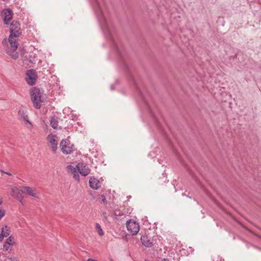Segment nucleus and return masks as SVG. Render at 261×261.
<instances>
[{"label":"nucleus","mask_w":261,"mask_h":261,"mask_svg":"<svg viewBox=\"0 0 261 261\" xmlns=\"http://www.w3.org/2000/svg\"><path fill=\"white\" fill-rule=\"evenodd\" d=\"M48 145L54 153L57 152L58 149V140L56 135L52 134H49L47 137Z\"/></svg>","instance_id":"39448f33"},{"label":"nucleus","mask_w":261,"mask_h":261,"mask_svg":"<svg viewBox=\"0 0 261 261\" xmlns=\"http://www.w3.org/2000/svg\"><path fill=\"white\" fill-rule=\"evenodd\" d=\"M6 244L11 245L14 246L15 245V242L14 240V238L11 236H10L6 241Z\"/></svg>","instance_id":"f3484780"},{"label":"nucleus","mask_w":261,"mask_h":261,"mask_svg":"<svg viewBox=\"0 0 261 261\" xmlns=\"http://www.w3.org/2000/svg\"><path fill=\"white\" fill-rule=\"evenodd\" d=\"M3 203V200L1 198H0V205H1Z\"/></svg>","instance_id":"c85d7f7f"},{"label":"nucleus","mask_w":261,"mask_h":261,"mask_svg":"<svg viewBox=\"0 0 261 261\" xmlns=\"http://www.w3.org/2000/svg\"><path fill=\"white\" fill-rule=\"evenodd\" d=\"M5 213L6 212L4 210L0 208V219L5 215Z\"/></svg>","instance_id":"393cba45"},{"label":"nucleus","mask_w":261,"mask_h":261,"mask_svg":"<svg viewBox=\"0 0 261 261\" xmlns=\"http://www.w3.org/2000/svg\"><path fill=\"white\" fill-rule=\"evenodd\" d=\"M5 261H19L15 257H7L5 258Z\"/></svg>","instance_id":"5701e85b"},{"label":"nucleus","mask_w":261,"mask_h":261,"mask_svg":"<svg viewBox=\"0 0 261 261\" xmlns=\"http://www.w3.org/2000/svg\"><path fill=\"white\" fill-rule=\"evenodd\" d=\"M61 151L65 154H70L73 150L74 145L69 140H62L60 143Z\"/></svg>","instance_id":"20e7f679"},{"label":"nucleus","mask_w":261,"mask_h":261,"mask_svg":"<svg viewBox=\"0 0 261 261\" xmlns=\"http://www.w3.org/2000/svg\"><path fill=\"white\" fill-rule=\"evenodd\" d=\"M2 16L4 19V23L8 24L13 17V11L10 8H6L3 10Z\"/></svg>","instance_id":"6e6552de"},{"label":"nucleus","mask_w":261,"mask_h":261,"mask_svg":"<svg viewBox=\"0 0 261 261\" xmlns=\"http://www.w3.org/2000/svg\"><path fill=\"white\" fill-rule=\"evenodd\" d=\"M161 261H169V260H168V259H165V258H164V259H163V260H162Z\"/></svg>","instance_id":"c756f323"},{"label":"nucleus","mask_w":261,"mask_h":261,"mask_svg":"<svg viewBox=\"0 0 261 261\" xmlns=\"http://www.w3.org/2000/svg\"><path fill=\"white\" fill-rule=\"evenodd\" d=\"M111 89H113V86H111Z\"/></svg>","instance_id":"2f4dec72"},{"label":"nucleus","mask_w":261,"mask_h":261,"mask_svg":"<svg viewBox=\"0 0 261 261\" xmlns=\"http://www.w3.org/2000/svg\"><path fill=\"white\" fill-rule=\"evenodd\" d=\"M11 245H8V244H5L4 245V248L5 249V250L6 251H7L8 252H10L12 250V249H11Z\"/></svg>","instance_id":"4be33fe9"},{"label":"nucleus","mask_w":261,"mask_h":261,"mask_svg":"<svg viewBox=\"0 0 261 261\" xmlns=\"http://www.w3.org/2000/svg\"><path fill=\"white\" fill-rule=\"evenodd\" d=\"M51 126L54 129H57L58 126V118L56 117H52L50 120Z\"/></svg>","instance_id":"dca6fc26"},{"label":"nucleus","mask_w":261,"mask_h":261,"mask_svg":"<svg viewBox=\"0 0 261 261\" xmlns=\"http://www.w3.org/2000/svg\"><path fill=\"white\" fill-rule=\"evenodd\" d=\"M10 228L7 225L3 226L2 228L1 234L3 239L5 237H7L10 235Z\"/></svg>","instance_id":"2eb2a0df"},{"label":"nucleus","mask_w":261,"mask_h":261,"mask_svg":"<svg viewBox=\"0 0 261 261\" xmlns=\"http://www.w3.org/2000/svg\"><path fill=\"white\" fill-rule=\"evenodd\" d=\"M95 228L97 230V232L100 236H102L104 234L103 231L100 225L97 223H96L95 224Z\"/></svg>","instance_id":"a211bd4d"},{"label":"nucleus","mask_w":261,"mask_h":261,"mask_svg":"<svg viewBox=\"0 0 261 261\" xmlns=\"http://www.w3.org/2000/svg\"><path fill=\"white\" fill-rule=\"evenodd\" d=\"M141 241L142 244L147 247H150L152 245V242L147 236H142L141 237Z\"/></svg>","instance_id":"4468645a"},{"label":"nucleus","mask_w":261,"mask_h":261,"mask_svg":"<svg viewBox=\"0 0 261 261\" xmlns=\"http://www.w3.org/2000/svg\"><path fill=\"white\" fill-rule=\"evenodd\" d=\"M67 169L69 170H70L71 172V173L73 174L74 179L75 180L79 181H80V176H79L78 172L77 171L76 167H74V166H73L71 165H69L67 166Z\"/></svg>","instance_id":"f8f14e48"},{"label":"nucleus","mask_w":261,"mask_h":261,"mask_svg":"<svg viewBox=\"0 0 261 261\" xmlns=\"http://www.w3.org/2000/svg\"><path fill=\"white\" fill-rule=\"evenodd\" d=\"M2 172H3V173H5V174H7V175H8L9 176H11L12 175V174L9 173V172H4L3 171H2Z\"/></svg>","instance_id":"a878e982"},{"label":"nucleus","mask_w":261,"mask_h":261,"mask_svg":"<svg viewBox=\"0 0 261 261\" xmlns=\"http://www.w3.org/2000/svg\"><path fill=\"white\" fill-rule=\"evenodd\" d=\"M126 225L127 230L133 236L137 234L140 230L139 223L134 220H129Z\"/></svg>","instance_id":"423d86ee"},{"label":"nucleus","mask_w":261,"mask_h":261,"mask_svg":"<svg viewBox=\"0 0 261 261\" xmlns=\"http://www.w3.org/2000/svg\"><path fill=\"white\" fill-rule=\"evenodd\" d=\"M22 193V191L16 187L11 189L12 196L18 200L22 204H23L24 201Z\"/></svg>","instance_id":"9d476101"},{"label":"nucleus","mask_w":261,"mask_h":261,"mask_svg":"<svg viewBox=\"0 0 261 261\" xmlns=\"http://www.w3.org/2000/svg\"><path fill=\"white\" fill-rule=\"evenodd\" d=\"M87 261H97V260H95L94 259H92V258H88L87 259Z\"/></svg>","instance_id":"bb28decb"},{"label":"nucleus","mask_w":261,"mask_h":261,"mask_svg":"<svg viewBox=\"0 0 261 261\" xmlns=\"http://www.w3.org/2000/svg\"><path fill=\"white\" fill-rule=\"evenodd\" d=\"M18 115L20 117V119H21V120H23L24 119V117H25V116H28L23 111L21 110H19V111H18Z\"/></svg>","instance_id":"412c9836"},{"label":"nucleus","mask_w":261,"mask_h":261,"mask_svg":"<svg viewBox=\"0 0 261 261\" xmlns=\"http://www.w3.org/2000/svg\"><path fill=\"white\" fill-rule=\"evenodd\" d=\"M37 79V74L33 69H30L27 72L26 81L30 85H33L35 84Z\"/></svg>","instance_id":"0eeeda50"},{"label":"nucleus","mask_w":261,"mask_h":261,"mask_svg":"<svg viewBox=\"0 0 261 261\" xmlns=\"http://www.w3.org/2000/svg\"><path fill=\"white\" fill-rule=\"evenodd\" d=\"M93 7L102 31L107 37L111 38L112 32L102 10L101 4L98 0H94Z\"/></svg>","instance_id":"f03ea898"},{"label":"nucleus","mask_w":261,"mask_h":261,"mask_svg":"<svg viewBox=\"0 0 261 261\" xmlns=\"http://www.w3.org/2000/svg\"><path fill=\"white\" fill-rule=\"evenodd\" d=\"M124 213L119 210H116L114 211L113 215L116 219H118V217L124 215Z\"/></svg>","instance_id":"aec40b11"},{"label":"nucleus","mask_w":261,"mask_h":261,"mask_svg":"<svg viewBox=\"0 0 261 261\" xmlns=\"http://www.w3.org/2000/svg\"><path fill=\"white\" fill-rule=\"evenodd\" d=\"M23 120L24 121L25 124L28 125L27 127L28 128H32L33 127V124L29 121L28 116H25Z\"/></svg>","instance_id":"6ab92c4d"},{"label":"nucleus","mask_w":261,"mask_h":261,"mask_svg":"<svg viewBox=\"0 0 261 261\" xmlns=\"http://www.w3.org/2000/svg\"><path fill=\"white\" fill-rule=\"evenodd\" d=\"M10 34L7 41L4 39L2 41V44L5 45L8 42L10 44V47L6 49L7 53L14 59H16L18 57L17 49L18 48V43L17 38L21 34L20 28V23L17 21H13L10 27Z\"/></svg>","instance_id":"f257e3e1"},{"label":"nucleus","mask_w":261,"mask_h":261,"mask_svg":"<svg viewBox=\"0 0 261 261\" xmlns=\"http://www.w3.org/2000/svg\"><path fill=\"white\" fill-rule=\"evenodd\" d=\"M31 96L34 107L39 109L41 107V103L43 101L42 93L40 89L35 87L32 88L31 90Z\"/></svg>","instance_id":"7ed1b4c3"},{"label":"nucleus","mask_w":261,"mask_h":261,"mask_svg":"<svg viewBox=\"0 0 261 261\" xmlns=\"http://www.w3.org/2000/svg\"><path fill=\"white\" fill-rule=\"evenodd\" d=\"M104 217H105V219H106V220H107V219H108V218H107V216L106 215H104Z\"/></svg>","instance_id":"7c9ffc66"},{"label":"nucleus","mask_w":261,"mask_h":261,"mask_svg":"<svg viewBox=\"0 0 261 261\" xmlns=\"http://www.w3.org/2000/svg\"><path fill=\"white\" fill-rule=\"evenodd\" d=\"M89 185L92 189L97 190L100 187V184L98 179L95 178H91L89 179Z\"/></svg>","instance_id":"ddd939ff"},{"label":"nucleus","mask_w":261,"mask_h":261,"mask_svg":"<svg viewBox=\"0 0 261 261\" xmlns=\"http://www.w3.org/2000/svg\"><path fill=\"white\" fill-rule=\"evenodd\" d=\"M30 63L34 64L35 63V58L34 56H30L28 59Z\"/></svg>","instance_id":"b1692460"},{"label":"nucleus","mask_w":261,"mask_h":261,"mask_svg":"<svg viewBox=\"0 0 261 261\" xmlns=\"http://www.w3.org/2000/svg\"><path fill=\"white\" fill-rule=\"evenodd\" d=\"M22 188L24 190L25 194L35 198H39L37 189L35 188L25 186H22Z\"/></svg>","instance_id":"9b49d317"},{"label":"nucleus","mask_w":261,"mask_h":261,"mask_svg":"<svg viewBox=\"0 0 261 261\" xmlns=\"http://www.w3.org/2000/svg\"><path fill=\"white\" fill-rule=\"evenodd\" d=\"M76 168L78 173L79 172L83 176L88 175L91 171L90 168L83 163H78L76 165Z\"/></svg>","instance_id":"1a4fd4ad"},{"label":"nucleus","mask_w":261,"mask_h":261,"mask_svg":"<svg viewBox=\"0 0 261 261\" xmlns=\"http://www.w3.org/2000/svg\"><path fill=\"white\" fill-rule=\"evenodd\" d=\"M3 239L2 238V236L1 233H0V241H2Z\"/></svg>","instance_id":"cd10ccee"}]
</instances>
